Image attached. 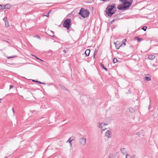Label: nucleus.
I'll use <instances>...</instances> for the list:
<instances>
[{
    "label": "nucleus",
    "mask_w": 158,
    "mask_h": 158,
    "mask_svg": "<svg viewBox=\"0 0 158 158\" xmlns=\"http://www.w3.org/2000/svg\"><path fill=\"white\" fill-rule=\"evenodd\" d=\"M122 2V4H119L117 8L121 10H124L128 9L132 5L133 0H119Z\"/></svg>",
    "instance_id": "obj_1"
},
{
    "label": "nucleus",
    "mask_w": 158,
    "mask_h": 158,
    "mask_svg": "<svg viewBox=\"0 0 158 158\" xmlns=\"http://www.w3.org/2000/svg\"><path fill=\"white\" fill-rule=\"evenodd\" d=\"M116 7L114 4L108 5L106 10V12L108 16L111 17L116 11Z\"/></svg>",
    "instance_id": "obj_2"
},
{
    "label": "nucleus",
    "mask_w": 158,
    "mask_h": 158,
    "mask_svg": "<svg viewBox=\"0 0 158 158\" xmlns=\"http://www.w3.org/2000/svg\"><path fill=\"white\" fill-rule=\"evenodd\" d=\"M90 13L87 9H85L84 8H81L80 10L78 13L79 15L84 18H85L88 17Z\"/></svg>",
    "instance_id": "obj_3"
},
{
    "label": "nucleus",
    "mask_w": 158,
    "mask_h": 158,
    "mask_svg": "<svg viewBox=\"0 0 158 158\" xmlns=\"http://www.w3.org/2000/svg\"><path fill=\"white\" fill-rule=\"evenodd\" d=\"M63 26L66 28L67 30H69L71 26V19H66L64 22Z\"/></svg>",
    "instance_id": "obj_4"
},
{
    "label": "nucleus",
    "mask_w": 158,
    "mask_h": 158,
    "mask_svg": "<svg viewBox=\"0 0 158 158\" xmlns=\"http://www.w3.org/2000/svg\"><path fill=\"white\" fill-rule=\"evenodd\" d=\"M86 139L85 137L80 138L79 139V142L81 145L84 146L86 143Z\"/></svg>",
    "instance_id": "obj_5"
},
{
    "label": "nucleus",
    "mask_w": 158,
    "mask_h": 158,
    "mask_svg": "<svg viewBox=\"0 0 158 158\" xmlns=\"http://www.w3.org/2000/svg\"><path fill=\"white\" fill-rule=\"evenodd\" d=\"M106 125L107 124L104 123H98V127L101 129L102 133L105 131L104 129H103V127Z\"/></svg>",
    "instance_id": "obj_6"
},
{
    "label": "nucleus",
    "mask_w": 158,
    "mask_h": 158,
    "mask_svg": "<svg viewBox=\"0 0 158 158\" xmlns=\"http://www.w3.org/2000/svg\"><path fill=\"white\" fill-rule=\"evenodd\" d=\"M10 5L9 4L4 5H0V10H3L5 9H9L10 8Z\"/></svg>",
    "instance_id": "obj_7"
},
{
    "label": "nucleus",
    "mask_w": 158,
    "mask_h": 158,
    "mask_svg": "<svg viewBox=\"0 0 158 158\" xmlns=\"http://www.w3.org/2000/svg\"><path fill=\"white\" fill-rule=\"evenodd\" d=\"M114 44L115 45L116 48L117 49H118L120 46L123 45V44L120 43L119 42L117 41L115 43H114Z\"/></svg>",
    "instance_id": "obj_8"
},
{
    "label": "nucleus",
    "mask_w": 158,
    "mask_h": 158,
    "mask_svg": "<svg viewBox=\"0 0 158 158\" xmlns=\"http://www.w3.org/2000/svg\"><path fill=\"white\" fill-rule=\"evenodd\" d=\"M105 136L107 137L108 138L111 137L110 136V132L109 131H107L106 133L105 134Z\"/></svg>",
    "instance_id": "obj_9"
},
{
    "label": "nucleus",
    "mask_w": 158,
    "mask_h": 158,
    "mask_svg": "<svg viewBox=\"0 0 158 158\" xmlns=\"http://www.w3.org/2000/svg\"><path fill=\"white\" fill-rule=\"evenodd\" d=\"M90 52V50L89 49H87L85 52V54L87 56H88L89 55Z\"/></svg>",
    "instance_id": "obj_10"
},
{
    "label": "nucleus",
    "mask_w": 158,
    "mask_h": 158,
    "mask_svg": "<svg viewBox=\"0 0 158 158\" xmlns=\"http://www.w3.org/2000/svg\"><path fill=\"white\" fill-rule=\"evenodd\" d=\"M148 58L150 60H153L155 58V56L153 55H149Z\"/></svg>",
    "instance_id": "obj_11"
},
{
    "label": "nucleus",
    "mask_w": 158,
    "mask_h": 158,
    "mask_svg": "<svg viewBox=\"0 0 158 158\" xmlns=\"http://www.w3.org/2000/svg\"><path fill=\"white\" fill-rule=\"evenodd\" d=\"M59 86L61 89H62L63 90L68 91L67 89L64 86H63L61 84H60Z\"/></svg>",
    "instance_id": "obj_12"
},
{
    "label": "nucleus",
    "mask_w": 158,
    "mask_h": 158,
    "mask_svg": "<svg viewBox=\"0 0 158 158\" xmlns=\"http://www.w3.org/2000/svg\"><path fill=\"white\" fill-rule=\"evenodd\" d=\"M74 140V137L73 136L71 137L66 142H71L72 140Z\"/></svg>",
    "instance_id": "obj_13"
},
{
    "label": "nucleus",
    "mask_w": 158,
    "mask_h": 158,
    "mask_svg": "<svg viewBox=\"0 0 158 158\" xmlns=\"http://www.w3.org/2000/svg\"><path fill=\"white\" fill-rule=\"evenodd\" d=\"M120 151H121V152L122 153H123V154H125V151L124 148H121Z\"/></svg>",
    "instance_id": "obj_14"
},
{
    "label": "nucleus",
    "mask_w": 158,
    "mask_h": 158,
    "mask_svg": "<svg viewBox=\"0 0 158 158\" xmlns=\"http://www.w3.org/2000/svg\"><path fill=\"white\" fill-rule=\"evenodd\" d=\"M129 111L131 113H133L135 112V109L132 108H130L129 109Z\"/></svg>",
    "instance_id": "obj_15"
},
{
    "label": "nucleus",
    "mask_w": 158,
    "mask_h": 158,
    "mask_svg": "<svg viewBox=\"0 0 158 158\" xmlns=\"http://www.w3.org/2000/svg\"><path fill=\"white\" fill-rule=\"evenodd\" d=\"M145 80L147 81H150L151 80V78L149 77H145Z\"/></svg>",
    "instance_id": "obj_16"
},
{
    "label": "nucleus",
    "mask_w": 158,
    "mask_h": 158,
    "mask_svg": "<svg viewBox=\"0 0 158 158\" xmlns=\"http://www.w3.org/2000/svg\"><path fill=\"white\" fill-rule=\"evenodd\" d=\"M101 65L102 67L106 71H107V68H106L105 67L104 64H101Z\"/></svg>",
    "instance_id": "obj_17"
},
{
    "label": "nucleus",
    "mask_w": 158,
    "mask_h": 158,
    "mask_svg": "<svg viewBox=\"0 0 158 158\" xmlns=\"http://www.w3.org/2000/svg\"><path fill=\"white\" fill-rule=\"evenodd\" d=\"M117 61H118V60L116 58H114L113 59V62L114 63H116L117 62Z\"/></svg>",
    "instance_id": "obj_18"
},
{
    "label": "nucleus",
    "mask_w": 158,
    "mask_h": 158,
    "mask_svg": "<svg viewBox=\"0 0 158 158\" xmlns=\"http://www.w3.org/2000/svg\"><path fill=\"white\" fill-rule=\"evenodd\" d=\"M5 24L6 26L7 27H8L9 26V23H8V21H7L6 22H5Z\"/></svg>",
    "instance_id": "obj_19"
},
{
    "label": "nucleus",
    "mask_w": 158,
    "mask_h": 158,
    "mask_svg": "<svg viewBox=\"0 0 158 158\" xmlns=\"http://www.w3.org/2000/svg\"><path fill=\"white\" fill-rule=\"evenodd\" d=\"M147 28V27L145 26L143 27L142 28V29L144 30V31H146Z\"/></svg>",
    "instance_id": "obj_20"
},
{
    "label": "nucleus",
    "mask_w": 158,
    "mask_h": 158,
    "mask_svg": "<svg viewBox=\"0 0 158 158\" xmlns=\"http://www.w3.org/2000/svg\"><path fill=\"white\" fill-rule=\"evenodd\" d=\"M136 38H137L138 42H139L143 40L142 38H139V37H136Z\"/></svg>",
    "instance_id": "obj_21"
},
{
    "label": "nucleus",
    "mask_w": 158,
    "mask_h": 158,
    "mask_svg": "<svg viewBox=\"0 0 158 158\" xmlns=\"http://www.w3.org/2000/svg\"><path fill=\"white\" fill-rule=\"evenodd\" d=\"M3 20L5 23L8 21L7 18L6 17L4 18L3 19Z\"/></svg>",
    "instance_id": "obj_22"
},
{
    "label": "nucleus",
    "mask_w": 158,
    "mask_h": 158,
    "mask_svg": "<svg viewBox=\"0 0 158 158\" xmlns=\"http://www.w3.org/2000/svg\"><path fill=\"white\" fill-rule=\"evenodd\" d=\"M97 53V52L96 50H95L94 51V55H93V57L94 58H95V55H96V53Z\"/></svg>",
    "instance_id": "obj_23"
},
{
    "label": "nucleus",
    "mask_w": 158,
    "mask_h": 158,
    "mask_svg": "<svg viewBox=\"0 0 158 158\" xmlns=\"http://www.w3.org/2000/svg\"><path fill=\"white\" fill-rule=\"evenodd\" d=\"M125 156L126 157H127V158H131V156L129 155L126 154V155H125Z\"/></svg>",
    "instance_id": "obj_24"
},
{
    "label": "nucleus",
    "mask_w": 158,
    "mask_h": 158,
    "mask_svg": "<svg viewBox=\"0 0 158 158\" xmlns=\"http://www.w3.org/2000/svg\"><path fill=\"white\" fill-rule=\"evenodd\" d=\"M136 155L133 154L132 155L131 158H136Z\"/></svg>",
    "instance_id": "obj_25"
},
{
    "label": "nucleus",
    "mask_w": 158,
    "mask_h": 158,
    "mask_svg": "<svg viewBox=\"0 0 158 158\" xmlns=\"http://www.w3.org/2000/svg\"><path fill=\"white\" fill-rule=\"evenodd\" d=\"M38 83H40V84H42L43 85H45L46 84V83H45V82H41L40 81H39V82Z\"/></svg>",
    "instance_id": "obj_26"
},
{
    "label": "nucleus",
    "mask_w": 158,
    "mask_h": 158,
    "mask_svg": "<svg viewBox=\"0 0 158 158\" xmlns=\"http://www.w3.org/2000/svg\"><path fill=\"white\" fill-rule=\"evenodd\" d=\"M16 57V56H10L9 57H8V59H10V58H14V57Z\"/></svg>",
    "instance_id": "obj_27"
},
{
    "label": "nucleus",
    "mask_w": 158,
    "mask_h": 158,
    "mask_svg": "<svg viewBox=\"0 0 158 158\" xmlns=\"http://www.w3.org/2000/svg\"><path fill=\"white\" fill-rule=\"evenodd\" d=\"M35 56V58H36V59H38V60H40V61H43V60H41V59H39V58H38L37 57H36V56Z\"/></svg>",
    "instance_id": "obj_28"
},
{
    "label": "nucleus",
    "mask_w": 158,
    "mask_h": 158,
    "mask_svg": "<svg viewBox=\"0 0 158 158\" xmlns=\"http://www.w3.org/2000/svg\"><path fill=\"white\" fill-rule=\"evenodd\" d=\"M113 156V155L111 154L110 155L108 158H112V157Z\"/></svg>",
    "instance_id": "obj_29"
},
{
    "label": "nucleus",
    "mask_w": 158,
    "mask_h": 158,
    "mask_svg": "<svg viewBox=\"0 0 158 158\" xmlns=\"http://www.w3.org/2000/svg\"><path fill=\"white\" fill-rule=\"evenodd\" d=\"M35 36L37 38L40 39V37L38 35H36V36Z\"/></svg>",
    "instance_id": "obj_30"
},
{
    "label": "nucleus",
    "mask_w": 158,
    "mask_h": 158,
    "mask_svg": "<svg viewBox=\"0 0 158 158\" xmlns=\"http://www.w3.org/2000/svg\"><path fill=\"white\" fill-rule=\"evenodd\" d=\"M10 89H11V88H13L14 87L12 85H10Z\"/></svg>",
    "instance_id": "obj_31"
},
{
    "label": "nucleus",
    "mask_w": 158,
    "mask_h": 158,
    "mask_svg": "<svg viewBox=\"0 0 158 158\" xmlns=\"http://www.w3.org/2000/svg\"><path fill=\"white\" fill-rule=\"evenodd\" d=\"M32 81H33L35 82H39V81H38L34 80H32Z\"/></svg>",
    "instance_id": "obj_32"
},
{
    "label": "nucleus",
    "mask_w": 158,
    "mask_h": 158,
    "mask_svg": "<svg viewBox=\"0 0 158 158\" xmlns=\"http://www.w3.org/2000/svg\"><path fill=\"white\" fill-rule=\"evenodd\" d=\"M49 12H48V13L47 15H45V16H47V17H49Z\"/></svg>",
    "instance_id": "obj_33"
},
{
    "label": "nucleus",
    "mask_w": 158,
    "mask_h": 158,
    "mask_svg": "<svg viewBox=\"0 0 158 158\" xmlns=\"http://www.w3.org/2000/svg\"><path fill=\"white\" fill-rule=\"evenodd\" d=\"M63 52L64 53H66V52H67V51L65 49L63 50Z\"/></svg>",
    "instance_id": "obj_34"
},
{
    "label": "nucleus",
    "mask_w": 158,
    "mask_h": 158,
    "mask_svg": "<svg viewBox=\"0 0 158 158\" xmlns=\"http://www.w3.org/2000/svg\"><path fill=\"white\" fill-rule=\"evenodd\" d=\"M69 142L70 143V146L71 147L72 146V144L71 142Z\"/></svg>",
    "instance_id": "obj_35"
},
{
    "label": "nucleus",
    "mask_w": 158,
    "mask_h": 158,
    "mask_svg": "<svg viewBox=\"0 0 158 158\" xmlns=\"http://www.w3.org/2000/svg\"><path fill=\"white\" fill-rule=\"evenodd\" d=\"M103 129H104L105 130L106 129V128L104 127H103Z\"/></svg>",
    "instance_id": "obj_36"
},
{
    "label": "nucleus",
    "mask_w": 158,
    "mask_h": 158,
    "mask_svg": "<svg viewBox=\"0 0 158 158\" xmlns=\"http://www.w3.org/2000/svg\"><path fill=\"white\" fill-rule=\"evenodd\" d=\"M12 110H13V112L14 113V109L13 108H12Z\"/></svg>",
    "instance_id": "obj_37"
},
{
    "label": "nucleus",
    "mask_w": 158,
    "mask_h": 158,
    "mask_svg": "<svg viewBox=\"0 0 158 158\" xmlns=\"http://www.w3.org/2000/svg\"><path fill=\"white\" fill-rule=\"evenodd\" d=\"M114 22V20H112L111 21V23H113V22Z\"/></svg>",
    "instance_id": "obj_38"
},
{
    "label": "nucleus",
    "mask_w": 158,
    "mask_h": 158,
    "mask_svg": "<svg viewBox=\"0 0 158 158\" xmlns=\"http://www.w3.org/2000/svg\"><path fill=\"white\" fill-rule=\"evenodd\" d=\"M9 7V6H7L6 7Z\"/></svg>",
    "instance_id": "obj_39"
},
{
    "label": "nucleus",
    "mask_w": 158,
    "mask_h": 158,
    "mask_svg": "<svg viewBox=\"0 0 158 158\" xmlns=\"http://www.w3.org/2000/svg\"><path fill=\"white\" fill-rule=\"evenodd\" d=\"M123 44H123H124V45H126V44L125 43H123V44Z\"/></svg>",
    "instance_id": "obj_40"
},
{
    "label": "nucleus",
    "mask_w": 158,
    "mask_h": 158,
    "mask_svg": "<svg viewBox=\"0 0 158 158\" xmlns=\"http://www.w3.org/2000/svg\"><path fill=\"white\" fill-rule=\"evenodd\" d=\"M103 1H106L107 0H102Z\"/></svg>",
    "instance_id": "obj_41"
},
{
    "label": "nucleus",
    "mask_w": 158,
    "mask_h": 158,
    "mask_svg": "<svg viewBox=\"0 0 158 158\" xmlns=\"http://www.w3.org/2000/svg\"><path fill=\"white\" fill-rule=\"evenodd\" d=\"M123 40L124 41H126V40L125 39H124Z\"/></svg>",
    "instance_id": "obj_42"
},
{
    "label": "nucleus",
    "mask_w": 158,
    "mask_h": 158,
    "mask_svg": "<svg viewBox=\"0 0 158 158\" xmlns=\"http://www.w3.org/2000/svg\"><path fill=\"white\" fill-rule=\"evenodd\" d=\"M1 99H0V102H1Z\"/></svg>",
    "instance_id": "obj_43"
},
{
    "label": "nucleus",
    "mask_w": 158,
    "mask_h": 158,
    "mask_svg": "<svg viewBox=\"0 0 158 158\" xmlns=\"http://www.w3.org/2000/svg\"><path fill=\"white\" fill-rule=\"evenodd\" d=\"M7 158V157H4V158Z\"/></svg>",
    "instance_id": "obj_44"
},
{
    "label": "nucleus",
    "mask_w": 158,
    "mask_h": 158,
    "mask_svg": "<svg viewBox=\"0 0 158 158\" xmlns=\"http://www.w3.org/2000/svg\"><path fill=\"white\" fill-rule=\"evenodd\" d=\"M6 42L7 43H9V42L7 41H6Z\"/></svg>",
    "instance_id": "obj_45"
},
{
    "label": "nucleus",
    "mask_w": 158,
    "mask_h": 158,
    "mask_svg": "<svg viewBox=\"0 0 158 158\" xmlns=\"http://www.w3.org/2000/svg\"><path fill=\"white\" fill-rule=\"evenodd\" d=\"M150 106L149 105V108H150Z\"/></svg>",
    "instance_id": "obj_46"
}]
</instances>
